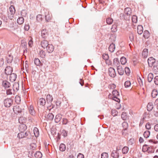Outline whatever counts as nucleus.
I'll list each match as a JSON object with an SVG mask.
<instances>
[{
	"label": "nucleus",
	"instance_id": "nucleus-1",
	"mask_svg": "<svg viewBox=\"0 0 158 158\" xmlns=\"http://www.w3.org/2000/svg\"><path fill=\"white\" fill-rule=\"evenodd\" d=\"M148 62L149 66L150 67H152L154 65L157 63V62H156L155 59L153 57H150L148 59Z\"/></svg>",
	"mask_w": 158,
	"mask_h": 158
},
{
	"label": "nucleus",
	"instance_id": "nucleus-2",
	"mask_svg": "<svg viewBox=\"0 0 158 158\" xmlns=\"http://www.w3.org/2000/svg\"><path fill=\"white\" fill-rule=\"evenodd\" d=\"M12 100L10 98H7L4 100V103L5 107H9L12 104Z\"/></svg>",
	"mask_w": 158,
	"mask_h": 158
},
{
	"label": "nucleus",
	"instance_id": "nucleus-3",
	"mask_svg": "<svg viewBox=\"0 0 158 158\" xmlns=\"http://www.w3.org/2000/svg\"><path fill=\"white\" fill-rule=\"evenodd\" d=\"M12 72L13 68L10 66H6L4 70L5 74L6 75H9L12 73Z\"/></svg>",
	"mask_w": 158,
	"mask_h": 158
},
{
	"label": "nucleus",
	"instance_id": "nucleus-4",
	"mask_svg": "<svg viewBox=\"0 0 158 158\" xmlns=\"http://www.w3.org/2000/svg\"><path fill=\"white\" fill-rule=\"evenodd\" d=\"M21 132L18 134V137L19 139L23 138L26 137L29 133L28 132L20 131Z\"/></svg>",
	"mask_w": 158,
	"mask_h": 158
},
{
	"label": "nucleus",
	"instance_id": "nucleus-5",
	"mask_svg": "<svg viewBox=\"0 0 158 158\" xmlns=\"http://www.w3.org/2000/svg\"><path fill=\"white\" fill-rule=\"evenodd\" d=\"M109 75L112 77H114L116 76L114 69L112 67H110L108 69Z\"/></svg>",
	"mask_w": 158,
	"mask_h": 158
},
{
	"label": "nucleus",
	"instance_id": "nucleus-6",
	"mask_svg": "<svg viewBox=\"0 0 158 158\" xmlns=\"http://www.w3.org/2000/svg\"><path fill=\"white\" fill-rule=\"evenodd\" d=\"M13 110L15 113L17 114L22 112V109L19 106L16 105L14 106Z\"/></svg>",
	"mask_w": 158,
	"mask_h": 158
},
{
	"label": "nucleus",
	"instance_id": "nucleus-7",
	"mask_svg": "<svg viewBox=\"0 0 158 158\" xmlns=\"http://www.w3.org/2000/svg\"><path fill=\"white\" fill-rule=\"evenodd\" d=\"M46 48L47 51L49 53L52 52L54 50V47L52 44H49Z\"/></svg>",
	"mask_w": 158,
	"mask_h": 158
},
{
	"label": "nucleus",
	"instance_id": "nucleus-8",
	"mask_svg": "<svg viewBox=\"0 0 158 158\" xmlns=\"http://www.w3.org/2000/svg\"><path fill=\"white\" fill-rule=\"evenodd\" d=\"M48 44V42L45 40L42 41L40 43L41 47L44 48H46Z\"/></svg>",
	"mask_w": 158,
	"mask_h": 158
},
{
	"label": "nucleus",
	"instance_id": "nucleus-9",
	"mask_svg": "<svg viewBox=\"0 0 158 158\" xmlns=\"http://www.w3.org/2000/svg\"><path fill=\"white\" fill-rule=\"evenodd\" d=\"M29 113L33 116H35V112L34 109V107L32 106L31 105L28 108Z\"/></svg>",
	"mask_w": 158,
	"mask_h": 158
},
{
	"label": "nucleus",
	"instance_id": "nucleus-10",
	"mask_svg": "<svg viewBox=\"0 0 158 158\" xmlns=\"http://www.w3.org/2000/svg\"><path fill=\"white\" fill-rule=\"evenodd\" d=\"M111 156L113 158H118L119 155L118 152L115 150H113L111 153Z\"/></svg>",
	"mask_w": 158,
	"mask_h": 158
},
{
	"label": "nucleus",
	"instance_id": "nucleus-11",
	"mask_svg": "<svg viewBox=\"0 0 158 158\" xmlns=\"http://www.w3.org/2000/svg\"><path fill=\"white\" fill-rule=\"evenodd\" d=\"M48 35L47 30L46 29H43L41 31V36L42 38L46 39Z\"/></svg>",
	"mask_w": 158,
	"mask_h": 158
},
{
	"label": "nucleus",
	"instance_id": "nucleus-12",
	"mask_svg": "<svg viewBox=\"0 0 158 158\" xmlns=\"http://www.w3.org/2000/svg\"><path fill=\"white\" fill-rule=\"evenodd\" d=\"M118 72L119 74L122 75L124 73V69L121 66H118L117 68Z\"/></svg>",
	"mask_w": 158,
	"mask_h": 158
},
{
	"label": "nucleus",
	"instance_id": "nucleus-13",
	"mask_svg": "<svg viewBox=\"0 0 158 158\" xmlns=\"http://www.w3.org/2000/svg\"><path fill=\"white\" fill-rule=\"evenodd\" d=\"M13 90L17 92L19 90V84L18 82H15L13 85Z\"/></svg>",
	"mask_w": 158,
	"mask_h": 158
},
{
	"label": "nucleus",
	"instance_id": "nucleus-14",
	"mask_svg": "<svg viewBox=\"0 0 158 158\" xmlns=\"http://www.w3.org/2000/svg\"><path fill=\"white\" fill-rule=\"evenodd\" d=\"M10 75V81L12 82L14 81L17 77V75L16 74L14 73H11V74Z\"/></svg>",
	"mask_w": 158,
	"mask_h": 158
},
{
	"label": "nucleus",
	"instance_id": "nucleus-15",
	"mask_svg": "<svg viewBox=\"0 0 158 158\" xmlns=\"http://www.w3.org/2000/svg\"><path fill=\"white\" fill-rule=\"evenodd\" d=\"M19 131H24L27 129V127L25 125L22 124L19 126Z\"/></svg>",
	"mask_w": 158,
	"mask_h": 158
},
{
	"label": "nucleus",
	"instance_id": "nucleus-16",
	"mask_svg": "<svg viewBox=\"0 0 158 158\" xmlns=\"http://www.w3.org/2000/svg\"><path fill=\"white\" fill-rule=\"evenodd\" d=\"M153 108V105L152 103L151 102H149L147 106V110L149 111L152 110Z\"/></svg>",
	"mask_w": 158,
	"mask_h": 158
},
{
	"label": "nucleus",
	"instance_id": "nucleus-17",
	"mask_svg": "<svg viewBox=\"0 0 158 158\" xmlns=\"http://www.w3.org/2000/svg\"><path fill=\"white\" fill-rule=\"evenodd\" d=\"M2 85L5 88H9L10 86V83L7 81H4L2 82Z\"/></svg>",
	"mask_w": 158,
	"mask_h": 158
},
{
	"label": "nucleus",
	"instance_id": "nucleus-18",
	"mask_svg": "<svg viewBox=\"0 0 158 158\" xmlns=\"http://www.w3.org/2000/svg\"><path fill=\"white\" fill-rule=\"evenodd\" d=\"M62 118V115L59 114L56 115L55 118V122L57 123H58L61 119Z\"/></svg>",
	"mask_w": 158,
	"mask_h": 158
},
{
	"label": "nucleus",
	"instance_id": "nucleus-19",
	"mask_svg": "<svg viewBox=\"0 0 158 158\" xmlns=\"http://www.w3.org/2000/svg\"><path fill=\"white\" fill-rule=\"evenodd\" d=\"M148 54V49L146 48L144 49L142 52V56L143 58H146L147 57Z\"/></svg>",
	"mask_w": 158,
	"mask_h": 158
},
{
	"label": "nucleus",
	"instance_id": "nucleus-20",
	"mask_svg": "<svg viewBox=\"0 0 158 158\" xmlns=\"http://www.w3.org/2000/svg\"><path fill=\"white\" fill-rule=\"evenodd\" d=\"M137 32L139 35L141 34L143 32V27L142 25H139L137 27Z\"/></svg>",
	"mask_w": 158,
	"mask_h": 158
},
{
	"label": "nucleus",
	"instance_id": "nucleus-21",
	"mask_svg": "<svg viewBox=\"0 0 158 158\" xmlns=\"http://www.w3.org/2000/svg\"><path fill=\"white\" fill-rule=\"evenodd\" d=\"M115 49V44L113 43H112L109 46V51L111 52H114Z\"/></svg>",
	"mask_w": 158,
	"mask_h": 158
},
{
	"label": "nucleus",
	"instance_id": "nucleus-22",
	"mask_svg": "<svg viewBox=\"0 0 158 158\" xmlns=\"http://www.w3.org/2000/svg\"><path fill=\"white\" fill-rule=\"evenodd\" d=\"M47 102L48 103L51 102L53 100V98L50 94H48L46 97Z\"/></svg>",
	"mask_w": 158,
	"mask_h": 158
},
{
	"label": "nucleus",
	"instance_id": "nucleus-23",
	"mask_svg": "<svg viewBox=\"0 0 158 158\" xmlns=\"http://www.w3.org/2000/svg\"><path fill=\"white\" fill-rule=\"evenodd\" d=\"M153 71L155 73L157 74L158 73V63L153 66Z\"/></svg>",
	"mask_w": 158,
	"mask_h": 158
},
{
	"label": "nucleus",
	"instance_id": "nucleus-24",
	"mask_svg": "<svg viewBox=\"0 0 158 158\" xmlns=\"http://www.w3.org/2000/svg\"><path fill=\"white\" fill-rule=\"evenodd\" d=\"M125 13L126 15H130L131 13V9L129 8H126L124 10Z\"/></svg>",
	"mask_w": 158,
	"mask_h": 158
},
{
	"label": "nucleus",
	"instance_id": "nucleus-25",
	"mask_svg": "<svg viewBox=\"0 0 158 158\" xmlns=\"http://www.w3.org/2000/svg\"><path fill=\"white\" fill-rule=\"evenodd\" d=\"M26 118L23 117H20L19 119V122L20 123L23 124V123H24L26 121Z\"/></svg>",
	"mask_w": 158,
	"mask_h": 158
},
{
	"label": "nucleus",
	"instance_id": "nucleus-26",
	"mask_svg": "<svg viewBox=\"0 0 158 158\" xmlns=\"http://www.w3.org/2000/svg\"><path fill=\"white\" fill-rule=\"evenodd\" d=\"M129 148L127 146L124 147L122 149V152L123 154H126L129 151Z\"/></svg>",
	"mask_w": 158,
	"mask_h": 158
},
{
	"label": "nucleus",
	"instance_id": "nucleus-27",
	"mask_svg": "<svg viewBox=\"0 0 158 158\" xmlns=\"http://www.w3.org/2000/svg\"><path fill=\"white\" fill-rule=\"evenodd\" d=\"M119 62L118 59L117 58H115L113 60V64L114 65L117 66H119Z\"/></svg>",
	"mask_w": 158,
	"mask_h": 158
},
{
	"label": "nucleus",
	"instance_id": "nucleus-28",
	"mask_svg": "<svg viewBox=\"0 0 158 158\" xmlns=\"http://www.w3.org/2000/svg\"><path fill=\"white\" fill-rule=\"evenodd\" d=\"M34 133L36 137H38L39 135L38 129L37 127H35L33 130Z\"/></svg>",
	"mask_w": 158,
	"mask_h": 158
},
{
	"label": "nucleus",
	"instance_id": "nucleus-29",
	"mask_svg": "<svg viewBox=\"0 0 158 158\" xmlns=\"http://www.w3.org/2000/svg\"><path fill=\"white\" fill-rule=\"evenodd\" d=\"M66 149V146L64 143H61L59 146V150L62 152L64 151Z\"/></svg>",
	"mask_w": 158,
	"mask_h": 158
},
{
	"label": "nucleus",
	"instance_id": "nucleus-30",
	"mask_svg": "<svg viewBox=\"0 0 158 158\" xmlns=\"http://www.w3.org/2000/svg\"><path fill=\"white\" fill-rule=\"evenodd\" d=\"M106 22L108 24L110 25L113 23V20L112 18L108 17L106 19Z\"/></svg>",
	"mask_w": 158,
	"mask_h": 158
},
{
	"label": "nucleus",
	"instance_id": "nucleus-31",
	"mask_svg": "<svg viewBox=\"0 0 158 158\" xmlns=\"http://www.w3.org/2000/svg\"><path fill=\"white\" fill-rule=\"evenodd\" d=\"M150 36V33L147 30H145L143 33V36L145 39L148 38Z\"/></svg>",
	"mask_w": 158,
	"mask_h": 158
},
{
	"label": "nucleus",
	"instance_id": "nucleus-32",
	"mask_svg": "<svg viewBox=\"0 0 158 158\" xmlns=\"http://www.w3.org/2000/svg\"><path fill=\"white\" fill-rule=\"evenodd\" d=\"M24 21V19L23 17H19L17 20V23L19 24H22Z\"/></svg>",
	"mask_w": 158,
	"mask_h": 158
},
{
	"label": "nucleus",
	"instance_id": "nucleus-33",
	"mask_svg": "<svg viewBox=\"0 0 158 158\" xmlns=\"http://www.w3.org/2000/svg\"><path fill=\"white\" fill-rule=\"evenodd\" d=\"M153 74L151 73H149L148 75V81L149 82H151L152 80L153 79Z\"/></svg>",
	"mask_w": 158,
	"mask_h": 158
},
{
	"label": "nucleus",
	"instance_id": "nucleus-34",
	"mask_svg": "<svg viewBox=\"0 0 158 158\" xmlns=\"http://www.w3.org/2000/svg\"><path fill=\"white\" fill-rule=\"evenodd\" d=\"M54 117V115L52 113H49L47 115V118L48 120L52 121Z\"/></svg>",
	"mask_w": 158,
	"mask_h": 158
},
{
	"label": "nucleus",
	"instance_id": "nucleus-35",
	"mask_svg": "<svg viewBox=\"0 0 158 158\" xmlns=\"http://www.w3.org/2000/svg\"><path fill=\"white\" fill-rule=\"evenodd\" d=\"M39 103L41 105L44 106L46 103V101L43 98H40L39 100Z\"/></svg>",
	"mask_w": 158,
	"mask_h": 158
},
{
	"label": "nucleus",
	"instance_id": "nucleus-36",
	"mask_svg": "<svg viewBox=\"0 0 158 158\" xmlns=\"http://www.w3.org/2000/svg\"><path fill=\"white\" fill-rule=\"evenodd\" d=\"M9 10L11 14H14L15 13V10L14 6H11L9 8Z\"/></svg>",
	"mask_w": 158,
	"mask_h": 158
},
{
	"label": "nucleus",
	"instance_id": "nucleus-37",
	"mask_svg": "<svg viewBox=\"0 0 158 158\" xmlns=\"http://www.w3.org/2000/svg\"><path fill=\"white\" fill-rule=\"evenodd\" d=\"M6 59L7 63H11L13 60V57L12 56L9 55L7 57Z\"/></svg>",
	"mask_w": 158,
	"mask_h": 158
},
{
	"label": "nucleus",
	"instance_id": "nucleus-38",
	"mask_svg": "<svg viewBox=\"0 0 158 158\" xmlns=\"http://www.w3.org/2000/svg\"><path fill=\"white\" fill-rule=\"evenodd\" d=\"M34 62L35 64L37 66H40V65L41 63L38 58H35L34 60Z\"/></svg>",
	"mask_w": 158,
	"mask_h": 158
},
{
	"label": "nucleus",
	"instance_id": "nucleus-39",
	"mask_svg": "<svg viewBox=\"0 0 158 158\" xmlns=\"http://www.w3.org/2000/svg\"><path fill=\"white\" fill-rule=\"evenodd\" d=\"M152 96L153 98H155L158 95V92L156 89L153 90L152 93Z\"/></svg>",
	"mask_w": 158,
	"mask_h": 158
},
{
	"label": "nucleus",
	"instance_id": "nucleus-40",
	"mask_svg": "<svg viewBox=\"0 0 158 158\" xmlns=\"http://www.w3.org/2000/svg\"><path fill=\"white\" fill-rule=\"evenodd\" d=\"M150 135V132L149 131L147 130L145 131L143 135L144 138H148Z\"/></svg>",
	"mask_w": 158,
	"mask_h": 158
},
{
	"label": "nucleus",
	"instance_id": "nucleus-41",
	"mask_svg": "<svg viewBox=\"0 0 158 158\" xmlns=\"http://www.w3.org/2000/svg\"><path fill=\"white\" fill-rule=\"evenodd\" d=\"M36 20L37 22H40L42 20V15H38L36 17Z\"/></svg>",
	"mask_w": 158,
	"mask_h": 158
},
{
	"label": "nucleus",
	"instance_id": "nucleus-42",
	"mask_svg": "<svg viewBox=\"0 0 158 158\" xmlns=\"http://www.w3.org/2000/svg\"><path fill=\"white\" fill-rule=\"evenodd\" d=\"M45 19L46 22H49L51 19V16L49 14H47L45 16Z\"/></svg>",
	"mask_w": 158,
	"mask_h": 158
},
{
	"label": "nucleus",
	"instance_id": "nucleus-43",
	"mask_svg": "<svg viewBox=\"0 0 158 158\" xmlns=\"http://www.w3.org/2000/svg\"><path fill=\"white\" fill-rule=\"evenodd\" d=\"M117 26L116 25L114 24L112 26V27L111 28V30L112 32H115L117 30Z\"/></svg>",
	"mask_w": 158,
	"mask_h": 158
},
{
	"label": "nucleus",
	"instance_id": "nucleus-44",
	"mask_svg": "<svg viewBox=\"0 0 158 158\" xmlns=\"http://www.w3.org/2000/svg\"><path fill=\"white\" fill-rule=\"evenodd\" d=\"M35 156L36 158H41L42 157V154L40 152H37L35 154Z\"/></svg>",
	"mask_w": 158,
	"mask_h": 158
},
{
	"label": "nucleus",
	"instance_id": "nucleus-45",
	"mask_svg": "<svg viewBox=\"0 0 158 158\" xmlns=\"http://www.w3.org/2000/svg\"><path fill=\"white\" fill-rule=\"evenodd\" d=\"M122 126L124 129H127L128 127V124L126 122H124L122 124Z\"/></svg>",
	"mask_w": 158,
	"mask_h": 158
},
{
	"label": "nucleus",
	"instance_id": "nucleus-46",
	"mask_svg": "<svg viewBox=\"0 0 158 158\" xmlns=\"http://www.w3.org/2000/svg\"><path fill=\"white\" fill-rule=\"evenodd\" d=\"M45 52L43 50H41L40 51L39 55L42 58H44L45 56Z\"/></svg>",
	"mask_w": 158,
	"mask_h": 158
},
{
	"label": "nucleus",
	"instance_id": "nucleus-47",
	"mask_svg": "<svg viewBox=\"0 0 158 158\" xmlns=\"http://www.w3.org/2000/svg\"><path fill=\"white\" fill-rule=\"evenodd\" d=\"M120 62L122 64H125L127 62V60L124 57H122L120 59Z\"/></svg>",
	"mask_w": 158,
	"mask_h": 158
},
{
	"label": "nucleus",
	"instance_id": "nucleus-48",
	"mask_svg": "<svg viewBox=\"0 0 158 158\" xmlns=\"http://www.w3.org/2000/svg\"><path fill=\"white\" fill-rule=\"evenodd\" d=\"M102 57L103 58L106 60V63H107V62L109 61L108 55L106 54H103L102 55Z\"/></svg>",
	"mask_w": 158,
	"mask_h": 158
},
{
	"label": "nucleus",
	"instance_id": "nucleus-49",
	"mask_svg": "<svg viewBox=\"0 0 158 158\" xmlns=\"http://www.w3.org/2000/svg\"><path fill=\"white\" fill-rule=\"evenodd\" d=\"M113 96H118L119 95L118 92L116 90H114L112 92Z\"/></svg>",
	"mask_w": 158,
	"mask_h": 158
},
{
	"label": "nucleus",
	"instance_id": "nucleus-50",
	"mask_svg": "<svg viewBox=\"0 0 158 158\" xmlns=\"http://www.w3.org/2000/svg\"><path fill=\"white\" fill-rule=\"evenodd\" d=\"M121 118L124 120H125L127 119V116L126 113L124 112H123L121 114Z\"/></svg>",
	"mask_w": 158,
	"mask_h": 158
},
{
	"label": "nucleus",
	"instance_id": "nucleus-51",
	"mask_svg": "<svg viewBox=\"0 0 158 158\" xmlns=\"http://www.w3.org/2000/svg\"><path fill=\"white\" fill-rule=\"evenodd\" d=\"M131 83L130 81H127L125 82L124 86L125 88H127L131 86Z\"/></svg>",
	"mask_w": 158,
	"mask_h": 158
},
{
	"label": "nucleus",
	"instance_id": "nucleus-52",
	"mask_svg": "<svg viewBox=\"0 0 158 158\" xmlns=\"http://www.w3.org/2000/svg\"><path fill=\"white\" fill-rule=\"evenodd\" d=\"M132 22L134 23H136L137 21V17L135 15H134L132 16Z\"/></svg>",
	"mask_w": 158,
	"mask_h": 158
},
{
	"label": "nucleus",
	"instance_id": "nucleus-53",
	"mask_svg": "<svg viewBox=\"0 0 158 158\" xmlns=\"http://www.w3.org/2000/svg\"><path fill=\"white\" fill-rule=\"evenodd\" d=\"M27 14V11L25 10H23L21 12V15L23 17H25Z\"/></svg>",
	"mask_w": 158,
	"mask_h": 158
},
{
	"label": "nucleus",
	"instance_id": "nucleus-54",
	"mask_svg": "<svg viewBox=\"0 0 158 158\" xmlns=\"http://www.w3.org/2000/svg\"><path fill=\"white\" fill-rule=\"evenodd\" d=\"M29 41L28 42V45L30 47H32L33 45V41L32 40V38L31 37H29Z\"/></svg>",
	"mask_w": 158,
	"mask_h": 158
},
{
	"label": "nucleus",
	"instance_id": "nucleus-55",
	"mask_svg": "<svg viewBox=\"0 0 158 158\" xmlns=\"http://www.w3.org/2000/svg\"><path fill=\"white\" fill-rule=\"evenodd\" d=\"M101 158H108V154L106 152H104L101 154Z\"/></svg>",
	"mask_w": 158,
	"mask_h": 158
},
{
	"label": "nucleus",
	"instance_id": "nucleus-56",
	"mask_svg": "<svg viewBox=\"0 0 158 158\" xmlns=\"http://www.w3.org/2000/svg\"><path fill=\"white\" fill-rule=\"evenodd\" d=\"M68 132L65 130H63L61 131V134L64 137H66L67 136Z\"/></svg>",
	"mask_w": 158,
	"mask_h": 158
},
{
	"label": "nucleus",
	"instance_id": "nucleus-57",
	"mask_svg": "<svg viewBox=\"0 0 158 158\" xmlns=\"http://www.w3.org/2000/svg\"><path fill=\"white\" fill-rule=\"evenodd\" d=\"M147 152L148 153H152L154 152V150L153 149L152 147L151 146L148 147L147 148Z\"/></svg>",
	"mask_w": 158,
	"mask_h": 158
},
{
	"label": "nucleus",
	"instance_id": "nucleus-58",
	"mask_svg": "<svg viewBox=\"0 0 158 158\" xmlns=\"http://www.w3.org/2000/svg\"><path fill=\"white\" fill-rule=\"evenodd\" d=\"M125 72L127 75H129L130 73V70L129 68L126 67L125 69Z\"/></svg>",
	"mask_w": 158,
	"mask_h": 158
},
{
	"label": "nucleus",
	"instance_id": "nucleus-59",
	"mask_svg": "<svg viewBox=\"0 0 158 158\" xmlns=\"http://www.w3.org/2000/svg\"><path fill=\"white\" fill-rule=\"evenodd\" d=\"M68 122V120L67 119L65 118L62 119V123L63 124L66 125Z\"/></svg>",
	"mask_w": 158,
	"mask_h": 158
},
{
	"label": "nucleus",
	"instance_id": "nucleus-60",
	"mask_svg": "<svg viewBox=\"0 0 158 158\" xmlns=\"http://www.w3.org/2000/svg\"><path fill=\"white\" fill-rule=\"evenodd\" d=\"M118 96H113L112 99L117 102H119L120 101V99L118 98Z\"/></svg>",
	"mask_w": 158,
	"mask_h": 158
},
{
	"label": "nucleus",
	"instance_id": "nucleus-61",
	"mask_svg": "<svg viewBox=\"0 0 158 158\" xmlns=\"http://www.w3.org/2000/svg\"><path fill=\"white\" fill-rule=\"evenodd\" d=\"M108 87L110 89H114L115 88L116 85L114 84H112L109 85Z\"/></svg>",
	"mask_w": 158,
	"mask_h": 158
},
{
	"label": "nucleus",
	"instance_id": "nucleus-62",
	"mask_svg": "<svg viewBox=\"0 0 158 158\" xmlns=\"http://www.w3.org/2000/svg\"><path fill=\"white\" fill-rule=\"evenodd\" d=\"M129 39L131 41H133L134 39V35L132 33H131L129 35Z\"/></svg>",
	"mask_w": 158,
	"mask_h": 158
},
{
	"label": "nucleus",
	"instance_id": "nucleus-63",
	"mask_svg": "<svg viewBox=\"0 0 158 158\" xmlns=\"http://www.w3.org/2000/svg\"><path fill=\"white\" fill-rule=\"evenodd\" d=\"M154 82L155 84L158 85V76H156L154 78Z\"/></svg>",
	"mask_w": 158,
	"mask_h": 158
},
{
	"label": "nucleus",
	"instance_id": "nucleus-64",
	"mask_svg": "<svg viewBox=\"0 0 158 158\" xmlns=\"http://www.w3.org/2000/svg\"><path fill=\"white\" fill-rule=\"evenodd\" d=\"M157 110H154L153 111V114L156 117H158V106H157Z\"/></svg>",
	"mask_w": 158,
	"mask_h": 158
}]
</instances>
